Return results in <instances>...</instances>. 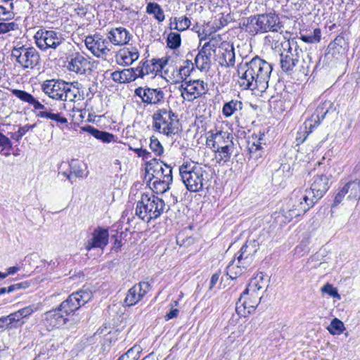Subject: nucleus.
<instances>
[{
    "instance_id": "obj_1",
    "label": "nucleus",
    "mask_w": 360,
    "mask_h": 360,
    "mask_svg": "<svg viewBox=\"0 0 360 360\" xmlns=\"http://www.w3.org/2000/svg\"><path fill=\"white\" fill-rule=\"evenodd\" d=\"M273 68L271 63L259 56L237 65L238 83L243 90L264 92L269 86Z\"/></svg>"
},
{
    "instance_id": "obj_2",
    "label": "nucleus",
    "mask_w": 360,
    "mask_h": 360,
    "mask_svg": "<svg viewBox=\"0 0 360 360\" xmlns=\"http://www.w3.org/2000/svg\"><path fill=\"white\" fill-rule=\"evenodd\" d=\"M179 172L181 181L191 193L202 191L210 186V175L200 165L184 163L179 167Z\"/></svg>"
},
{
    "instance_id": "obj_3",
    "label": "nucleus",
    "mask_w": 360,
    "mask_h": 360,
    "mask_svg": "<svg viewBox=\"0 0 360 360\" xmlns=\"http://www.w3.org/2000/svg\"><path fill=\"white\" fill-rule=\"evenodd\" d=\"M163 200L154 195L143 193L136 202L135 212L136 216L145 222L159 218L165 210Z\"/></svg>"
},
{
    "instance_id": "obj_4",
    "label": "nucleus",
    "mask_w": 360,
    "mask_h": 360,
    "mask_svg": "<svg viewBox=\"0 0 360 360\" xmlns=\"http://www.w3.org/2000/svg\"><path fill=\"white\" fill-rule=\"evenodd\" d=\"M314 204L315 202L304 190L295 189L283 209V217L286 221H290L306 213Z\"/></svg>"
},
{
    "instance_id": "obj_5",
    "label": "nucleus",
    "mask_w": 360,
    "mask_h": 360,
    "mask_svg": "<svg viewBox=\"0 0 360 360\" xmlns=\"http://www.w3.org/2000/svg\"><path fill=\"white\" fill-rule=\"evenodd\" d=\"M153 129L167 136L178 134L179 121L178 115L170 108H161L153 115Z\"/></svg>"
},
{
    "instance_id": "obj_6",
    "label": "nucleus",
    "mask_w": 360,
    "mask_h": 360,
    "mask_svg": "<svg viewBox=\"0 0 360 360\" xmlns=\"http://www.w3.org/2000/svg\"><path fill=\"white\" fill-rule=\"evenodd\" d=\"M11 57L23 70H34L40 65L39 51L32 46L18 44L11 51Z\"/></svg>"
},
{
    "instance_id": "obj_7",
    "label": "nucleus",
    "mask_w": 360,
    "mask_h": 360,
    "mask_svg": "<svg viewBox=\"0 0 360 360\" xmlns=\"http://www.w3.org/2000/svg\"><path fill=\"white\" fill-rule=\"evenodd\" d=\"M248 22L255 33L278 32L283 27L279 17L271 12L250 16Z\"/></svg>"
},
{
    "instance_id": "obj_8",
    "label": "nucleus",
    "mask_w": 360,
    "mask_h": 360,
    "mask_svg": "<svg viewBox=\"0 0 360 360\" xmlns=\"http://www.w3.org/2000/svg\"><path fill=\"white\" fill-rule=\"evenodd\" d=\"M281 46L283 51L280 54L281 68L283 72L290 75L300 62L302 50L294 39L285 41L281 43Z\"/></svg>"
},
{
    "instance_id": "obj_9",
    "label": "nucleus",
    "mask_w": 360,
    "mask_h": 360,
    "mask_svg": "<svg viewBox=\"0 0 360 360\" xmlns=\"http://www.w3.org/2000/svg\"><path fill=\"white\" fill-rule=\"evenodd\" d=\"M91 298L92 292L90 290H81L72 293L58 307L69 317L70 315H73L82 306L91 300Z\"/></svg>"
},
{
    "instance_id": "obj_10",
    "label": "nucleus",
    "mask_w": 360,
    "mask_h": 360,
    "mask_svg": "<svg viewBox=\"0 0 360 360\" xmlns=\"http://www.w3.org/2000/svg\"><path fill=\"white\" fill-rule=\"evenodd\" d=\"M179 89L184 100L191 102L207 92L208 84L201 79H190L184 81Z\"/></svg>"
},
{
    "instance_id": "obj_11",
    "label": "nucleus",
    "mask_w": 360,
    "mask_h": 360,
    "mask_svg": "<svg viewBox=\"0 0 360 360\" xmlns=\"http://www.w3.org/2000/svg\"><path fill=\"white\" fill-rule=\"evenodd\" d=\"M34 38L37 47L41 51L56 49L64 41L62 34L53 30H39Z\"/></svg>"
},
{
    "instance_id": "obj_12",
    "label": "nucleus",
    "mask_w": 360,
    "mask_h": 360,
    "mask_svg": "<svg viewBox=\"0 0 360 360\" xmlns=\"http://www.w3.org/2000/svg\"><path fill=\"white\" fill-rule=\"evenodd\" d=\"M86 47L98 58L107 57L111 53L112 46L99 34L87 36L84 40Z\"/></svg>"
},
{
    "instance_id": "obj_13",
    "label": "nucleus",
    "mask_w": 360,
    "mask_h": 360,
    "mask_svg": "<svg viewBox=\"0 0 360 360\" xmlns=\"http://www.w3.org/2000/svg\"><path fill=\"white\" fill-rule=\"evenodd\" d=\"M344 199L349 201H358L360 199V179L351 180L340 186L335 195L333 206L340 204Z\"/></svg>"
},
{
    "instance_id": "obj_14",
    "label": "nucleus",
    "mask_w": 360,
    "mask_h": 360,
    "mask_svg": "<svg viewBox=\"0 0 360 360\" xmlns=\"http://www.w3.org/2000/svg\"><path fill=\"white\" fill-rule=\"evenodd\" d=\"M329 177L326 175H316L313 178L309 189L304 190L314 202L321 199L324 193L329 189Z\"/></svg>"
},
{
    "instance_id": "obj_15",
    "label": "nucleus",
    "mask_w": 360,
    "mask_h": 360,
    "mask_svg": "<svg viewBox=\"0 0 360 360\" xmlns=\"http://www.w3.org/2000/svg\"><path fill=\"white\" fill-rule=\"evenodd\" d=\"M248 295L245 294L244 291L236 304V311L240 316H246L253 312L262 299V295L259 294L254 295L248 299Z\"/></svg>"
},
{
    "instance_id": "obj_16",
    "label": "nucleus",
    "mask_w": 360,
    "mask_h": 360,
    "mask_svg": "<svg viewBox=\"0 0 360 360\" xmlns=\"http://www.w3.org/2000/svg\"><path fill=\"white\" fill-rule=\"evenodd\" d=\"M258 249L259 243L257 240H248L236 255L235 258L238 260V264H241L244 266H250Z\"/></svg>"
},
{
    "instance_id": "obj_17",
    "label": "nucleus",
    "mask_w": 360,
    "mask_h": 360,
    "mask_svg": "<svg viewBox=\"0 0 360 360\" xmlns=\"http://www.w3.org/2000/svg\"><path fill=\"white\" fill-rule=\"evenodd\" d=\"M143 103L147 105H158L163 101L165 94L160 88L138 87L134 91Z\"/></svg>"
},
{
    "instance_id": "obj_18",
    "label": "nucleus",
    "mask_w": 360,
    "mask_h": 360,
    "mask_svg": "<svg viewBox=\"0 0 360 360\" xmlns=\"http://www.w3.org/2000/svg\"><path fill=\"white\" fill-rule=\"evenodd\" d=\"M333 104L330 101H326L321 103L316 109L315 112L311 117L304 122V128L307 134L311 133L313 129L317 127L325 118L326 114L332 108Z\"/></svg>"
},
{
    "instance_id": "obj_19",
    "label": "nucleus",
    "mask_w": 360,
    "mask_h": 360,
    "mask_svg": "<svg viewBox=\"0 0 360 360\" xmlns=\"http://www.w3.org/2000/svg\"><path fill=\"white\" fill-rule=\"evenodd\" d=\"M66 83L62 79H47L41 84V89L49 98L61 101Z\"/></svg>"
},
{
    "instance_id": "obj_20",
    "label": "nucleus",
    "mask_w": 360,
    "mask_h": 360,
    "mask_svg": "<svg viewBox=\"0 0 360 360\" xmlns=\"http://www.w3.org/2000/svg\"><path fill=\"white\" fill-rule=\"evenodd\" d=\"M150 285L148 282H140L131 288L124 299L127 306L131 307L138 303L150 290Z\"/></svg>"
},
{
    "instance_id": "obj_21",
    "label": "nucleus",
    "mask_w": 360,
    "mask_h": 360,
    "mask_svg": "<svg viewBox=\"0 0 360 360\" xmlns=\"http://www.w3.org/2000/svg\"><path fill=\"white\" fill-rule=\"evenodd\" d=\"M43 320L48 326L57 328L63 327L69 321L68 316L59 307L45 312Z\"/></svg>"
},
{
    "instance_id": "obj_22",
    "label": "nucleus",
    "mask_w": 360,
    "mask_h": 360,
    "mask_svg": "<svg viewBox=\"0 0 360 360\" xmlns=\"http://www.w3.org/2000/svg\"><path fill=\"white\" fill-rule=\"evenodd\" d=\"M232 143H233V135L226 131L216 130L215 132L210 131V134L207 138V144L213 150L224 146L230 145Z\"/></svg>"
},
{
    "instance_id": "obj_23",
    "label": "nucleus",
    "mask_w": 360,
    "mask_h": 360,
    "mask_svg": "<svg viewBox=\"0 0 360 360\" xmlns=\"http://www.w3.org/2000/svg\"><path fill=\"white\" fill-rule=\"evenodd\" d=\"M107 38L110 44L123 46L129 43L131 34L126 28L119 27L111 29L107 34Z\"/></svg>"
},
{
    "instance_id": "obj_24",
    "label": "nucleus",
    "mask_w": 360,
    "mask_h": 360,
    "mask_svg": "<svg viewBox=\"0 0 360 360\" xmlns=\"http://www.w3.org/2000/svg\"><path fill=\"white\" fill-rule=\"evenodd\" d=\"M108 231L101 227L96 228L93 233L92 238L88 240L86 249L90 250L92 248H103L108 243Z\"/></svg>"
},
{
    "instance_id": "obj_25",
    "label": "nucleus",
    "mask_w": 360,
    "mask_h": 360,
    "mask_svg": "<svg viewBox=\"0 0 360 360\" xmlns=\"http://www.w3.org/2000/svg\"><path fill=\"white\" fill-rule=\"evenodd\" d=\"M211 41L205 43L195 58V64L201 71L208 70L211 65Z\"/></svg>"
},
{
    "instance_id": "obj_26",
    "label": "nucleus",
    "mask_w": 360,
    "mask_h": 360,
    "mask_svg": "<svg viewBox=\"0 0 360 360\" xmlns=\"http://www.w3.org/2000/svg\"><path fill=\"white\" fill-rule=\"evenodd\" d=\"M264 134H261L259 137L257 135H252L248 141V150L249 160L258 161L262 158L264 150L262 146V141H263Z\"/></svg>"
},
{
    "instance_id": "obj_27",
    "label": "nucleus",
    "mask_w": 360,
    "mask_h": 360,
    "mask_svg": "<svg viewBox=\"0 0 360 360\" xmlns=\"http://www.w3.org/2000/svg\"><path fill=\"white\" fill-rule=\"evenodd\" d=\"M139 57V53L136 48H123L116 53L115 60L120 65L128 66L136 61Z\"/></svg>"
},
{
    "instance_id": "obj_28",
    "label": "nucleus",
    "mask_w": 360,
    "mask_h": 360,
    "mask_svg": "<svg viewBox=\"0 0 360 360\" xmlns=\"http://www.w3.org/2000/svg\"><path fill=\"white\" fill-rule=\"evenodd\" d=\"M89 61L82 54L76 53L73 54L68 62V68L71 72L79 74L85 73Z\"/></svg>"
},
{
    "instance_id": "obj_29",
    "label": "nucleus",
    "mask_w": 360,
    "mask_h": 360,
    "mask_svg": "<svg viewBox=\"0 0 360 360\" xmlns=\"http://www.w3.org/2000/svg\"><path fill=\"white\" fill-rule=\"evenodd\" d=\"M220 64L226 68L233 67L235 65V51L232 44H224L221 46Z\"/></svg>"
},
{
    "instance_id": "obj_30",
    "label": "nucleus",
    "mask_w": 360,
    "mask_h": 360,
    "mask_svg": "<svg viewBox=\"0 0 360 360\" xmlns=\"http://www.w3.org/2000/svg\"><path fill=\"white\" fill-rule=\"evenodd\" d=\"M111 78L115 82L127 83L134 81L136 74L134 68H127L122 71H114L111 74Z\"/></svg>"
},
{
    "instance_id": "obj_31",
    "label": "nucleus",
    "mask_w": 360,
    "mask_h": 360,
    "mask_svg": "<svg viewBox=\"0 0 360 360\" xmlns=\"http://www.w3.org/2000/svg\"><path fill=\"white\" fill-rule=\"evenodd\" d=\"M266 285L264 275L263 273L258 274L255 278H252L248 287L244 290L245 294H250V296L259 294L258 291L262 290Z\"/></svg>"
},
{
    "instance_id": "obj_32",
    "label": "nucleus",
    "mask_w": 360,
    "mask_h": 360,
    "mask_svg": "<svg viewBox=\"0 0 360 360\" xmlns=\"http://www.w3.org/2000/svg\"><path fill=\"white\" fill-rule=\"evenodd\" d=\"M82 130L88 132L96 139L101 140L104 143H110L114 140V135L112 134L100 131L90 125L82 127Z\"/></svg>"
},
{
    "instance_id": "obj_33",
    "label": "nucleus",
    "mask_w": 360,
    "mask_h": 360,
    "mask_svg": "<svg viewBox=\"0 0 360 360\" xmlns=\"http://www.w3.org/2000/svg\"><path fill=\"white\" fill-rule=\"evenodd\" d=\"M37 117L54 121L60 127L67 126L68 123L66 117L62 116L60 113H54L51 110H41L37 113Z\"/></svg>"
},
{
    "instance_id": "obj_34",
    "label": "nucleus",
    "mask_w": 360,
    "mask_h": 360,
    "mask_svg": "<svg viewBox=\"0 0 360 360\" xmlns=\"http://www.w3.org/2000/svg\"><path fill=\"white\" fill-rule=\"evenodd\" d=\"M248 267L241 264H238V260L234 258L229 262L226 268V274L231 279L234 280L240 276Z\"/></svg>"
},
{
    "instance_id": "obj_35",
    "label": "nucleus",
    "mask_w": 360,
    "mask_h": 360,
    "mask_svg": "<svg viewBox=\"0 0 360 360\" xmlns=\"http://www.w3.org/2000/svg\"><path fill=\"white\" fill-rule=\"evenodd\" d=\"M298 72L301 75L307 76L311 68V56L309 53L302 51L300 62L297 63Z\"/></svg>"
},
{
    "instance_id": "obj_36",
    "label": "nucleus",
    "mask_w": 360,
    "mask_h": 360,
    "mask_svg": "<svg viewBox=\"0 0 360 360\" xmlns=\"http://www.w3.org/2000/svg\"><path fill=\"white\" fill-rule=\"evenodd\" d=\"M146 12L149 15H153L154 18L158 22H162L165 19V15L162 8L156 2L148 3L146 8Z\"/></svg>"
},
{
    "instance_id": "obj_37",
    "label": "nucleus",
    "mask_w": 360,
    "mask_h": 360,
    "mask_svg": "<svg viewBox=\"0 0 360 360\" xmlns=\"http://www.w3.org/2000/svg\"><path fill=\"white\" fill-rule=\"evenodd\" d=\"M154 172L159 178L172 181V168L170 165L157 162L154 166Z\"/></svg>"
},
{
    "instance_id": "obj_38",
    "label": "nucleus",
    "mask_w": 360,
    "mask_h": 360,
    "mask_svg": "<svg viewBox=\"0 0 360 360\" xmlns=\"http://www.w3.org/2000/svg\"><path fill=\"white\" fill-rule=\"evenodd\" d=\"M78 85V82L74 83H66V86L63 95L62 101H75L77 96H79V87L77 86Z\"/></svg>"
},
{
    "instance_id": "obj_39",
    "label": "nucleus",
    "mask_w": 360,
    "mask_h": 360,
    "mask_svg": "<svg viewBox=\"0 0 360 360\" xmlns=\"http://www.w3.org/2000/svg\"><path fill=\"white\" fill-rule=\"evenodd\" d=\"M243 103L238 100H231L224 103L222 108V113L226 117H229L236 112L242 110Z\"/></svg>"
},
{
    "instance_id": "obj_40",
    "label": "nucleus",
    "mask_w": 360,
    "mask_h": 360,
    "mask_svg": "<svg viewBox=\"0 0 360 360\" xmlns=\"http://www.w3.org/2000/svg\"><path fill=\"white\" fill-rule=\"evenodd\" d=\"M233 149L234 145L233 143H232L230 145L224 146L219 148V149H215L214 151L218 154L217 158L219 159V162L222 161L224 162H226L230 160Z\"/></svg>"
},
{
    "instance_id": "obj_41",
    "label": "nucleus",
    "mask_w": 360,
    "mask_h": 360,
    "mask_svg": "<svg viewBox=\"0 0 360 360\" xmlns=\"http://www.w3.org/2000/svg\"><path fill=\"white\" fill-rule=\"evenodd\" d=\"M156 179H155L153 183V189L154 192L162 194L169 189V185L172 183V180L166 179H162L158 176H157Z\"/></svg>"
},
{
    "instance_id": "obj_42",
    "label": "nucleus",
    "mask_w": 360,
    "mask_h": 360,
    "mask_svg": "<svg viewBox=\"0 0 360 360\" xmlns=\"http://www.w3.org/2000/svg\"><path fill=\"white\" fill-rule=\"evenodd\" d=\"M194 70V64L190 60L184 61L183 65L178 70V77L179 79L186 81V78L190 76Z\"/></svg>"
},
{
    "instance_id": "obj_43",
    "label": "nucleus",
    "mask_w": 360,
    "mask_h": 360,
    "mask_svg": "<svg viewBox=\"0 0 360 360\" xmlns=\"http://www.w3.org/2000/svg\"><path fill=\"white\" fill-rule=\"evenodd\" d=\"M175 26L173 27V22H170L169 28L171 30H176L179 32L184 31L191 25V20L187 17L174 18Z\"/></svg>"
},
{
    "instance_id": "obj_44",
    "label": "nucleus",
    "mask_w": 360,
    "mask_h": 360,
    "mask_svg": "<svg viewBox=\"0 0 360 360\" xmlns=\"http://www.w3.org/2000/svg\"><path fill=\"white\" fill-rule=\"evenodd\" d=\"M300 39L307 43H317L321 39V30L319 28L314 29V31L308 34H301Z\"/></svg>"
},
{
    "instance_id": "obj_45",
    "label": "nucleus",
    "mask_w": 360,
    "mask_h": 360,
    "mask_svg": "<svg viewBox=\"0 0 360 360\" xmlns=\"http://www.w3.org/2000/svg\"><path fill=\"white\" fill-rule=\"evenodd\" d=\"M11 93L21 101L30 105H31L32 102L34 99V97L32 94L23 90L14 89L11 90Z\"/></svg>"
},
{
    "instance_id": "obj_46",
    "label": "nucleus",
    "mask_w": 360,
    "mask_h": 360,
    "mask_svg": "<svg viewBox=\"0 0 360 360\" xmlns=\"http://www.w3.org/2000/svg\"><path fill=\"white\" fill-rule=\"evenodd\" d=\"M167 45L172 49H176L181 45V35L176 32H171L167 39Z\"/></svg>"
},
{
    "instance_id": "obj_47",
    "label": "nucleus",
    "mask_w": 360,
    "mask_h": 360,
    "mask_svg": "<svg viewBox=\"0 0 360 360\" xmlns=\"http://www.w3.org/2000/svg\"><path fill=\"white\" fill-rule=\"evenodd\" d=\"M6 316L8 319V325L9 329L13 328H18L24 323V322L21 321L22 316L19 315L18 311L11 313Z\"/></svg>"
},
{
    "instance_id": "obj_48",
    "label": "nucleus",
    "mask_w": 360,
    "mask_h": 360,
    "mask_svg": "<svg viewBox=\"0 0 360 360\" xmlns=\"http://www.w3.org/2000/svg\"><path fill=\"white\" fill-rule=\"evenodd\" d=\"M70 172L73 174L75 178L84 177V169L82 165L75 160H72L69 164Z\"/></svg>"
},
{
    "instance_id": "obj_49",
    "label": "nucleus",
    "mask_w": 360,
    "mask_h": 360,
    "mask_svg": "<svg viewBox=\"0 0 360 360\" xmlns=\"http://www.w3.org/2000/svg\"><path fill=\"white\" fill-rule=\"evenodd\" d=\"M40 308V304H33L28 305L22 309L18 310V312L20 316H22V319L25 318H27L31 316L33 313L38 311Z\"/></svg>"
},
{
    "instance_id": "obj_50",
    "label": "nucleus",
    "mask_w": 360,
    "mask_h": 360,
    "mask_svg": "<svg viewBox=\"0 0 360 360\" xmlns=\"http://www.w3.org/2000/svg\"><path fill=\"white\" fill-rule=\"evenodd\" d=\"M344 329L343 323L338 319H334L329 326L328 327V331L333 335L340 334Z\"/></svg>"
},
{
    "instance_id": "obj_51",
    "label": "nucleus",
    "mask_w": 360,
    "mask_h": 360,
    "mask_svg": "<svg viewBox=\"0 0 360 360\" xmlns=\"http://www.w3.org/2000/svg\"><path fill=\"white\" fill-rule=\"evenodd\" d=\"M150 150L158 156L161 155L164 153V148L158 138L154 136L150 137Z\"/></svg>"
},
{
    "instance_id": "obj_52",
    "label": "nucleus",
    "mask_w": 360,
    "mask_h": 360,
    "mask_svg": "<svg viewBox=\"0 0 360 360\" xmlns=\"http://www.w3.org/2000/svg\"><path fill=\"white\" fill-rule=\"evenodd\" d=\"M321 292L329 295L330 296L340 300V295L338 292L336 288H334L333 285L326 283L321 288Z\"/></svg>"
},
{
    "instance_id": "obj_53",
    "label": "nucleus",
    "mask_w": 360,
    "mask_h": 360,
    "mask_svg": "<svg viewBox=\"0 0 360 360\" xmlns=\"http://www.w3.org/2000/svg\"><path fill=\"white\" fill-rule=\"evenodd\" d=\"M18 29V25L14 22H0V34H5Z\"/></svg>"
},
{
    "instance_id": "obj_54",
    "label": "nucleus",
    "mask_w": 360,
    "mask_h": 360,
    "mask_svg": "<svg viewBox=\"0 0 360 360\" xmlns=\"http://www.w3.org/2000/svg\"><path fill=\"white\" fill-rule=\"evenodd\" d=\"M29 283L27 282H22L15 283L10 285L8 288H6V292H12L18 289H25L29 287Z\"/></svg>"
},
{
    "instance_id": "obj_55",
    "label": "nucleus",
    "mask_w": 360,
    "mask_h": 360,
    "mask_svg": "<svg viewBox=\"0 0 360 360\" xmlns=\"http://www.w3.org/2000/svg\"><path fill=\"white\" fill-rule=\"evenodd\" d=\"M35 127L33 125H25L23 127H20L18 131L16 132L17 139H20L27 131L30 129H33Z\"/></svg>"
},
{
    "instance_id": "obj_56",
    "label": "nucleus",
    "mask_w": 360,
    "mask_h": 360,
    "mask_svg": "<svg viewBox=\"0 0 360 360\" xmlns=\"http://www.w3.org/2000/svg\"><path fill=\"white\" fill-rule=\"evenodd\" d=\"M0 146L5 148H10L12 147V143L11 140L0 132Z\"/></svg>"
},
{
    "instance_id": "obj_57",
    "label": "nucleus",
    "mask_w": 360,
    "mask_h": 360,
    "mask_svg": "<svg viewBox=\"0 0 360 360\" xmlns=\"http://www.w3.org/2000/svg\"><path fill=\"white\" fill-rule=\"evenodd\" d=\"M13 16V13L8 11L6 8L0 6V19L6 20L11 19Z\"/></svg>"
},
{
    "instance_id": "obj_58",
    "label": "nucleus",
    "mask_w": 360,
    "mask_h": 360,
    "mask_svg": "<svg viewBox=\"0 0 360 360\" xmlns=\"http://www.w3.org/2000/svg\"><path fill=\"white\" fill-rule=\"evenodd\" d=\"M31 105H32L35 110H48L45 105L41 104L35 98L32 102Z\"/></svg>"
},
{
    "instance_id": "obj_59",
    "label": "nucleus",
    "mask_w": 360,
    "mask_h": 360,
    "mask_svg": "<svg viewBox=\"0 0 360 360\" xmlns=\"http://www.w3.org/2000/svg\"><path fill=\"white\" fill-rule=\"evenodd\" d=\"M179 314V310L177 309H172L169 312H168L165 316V319L166 321H168L169 319H174Z\"/></svg>"
},
{
    "instance_id": "obj_60",
    "label": "nucleus",
    "mask_w": 360,
    "mask_h": 360,
    "mask_svg": "<svg viewBox=\"0 0 360 360\" xmlns=\"http://www.w3.org/2000/svg\"><path fill=\"white\" fill-rule=\"evenodd\" d=\"M219 273H215L214 274L210 279V288H212L215 284L218 282L219 278Z\"/></svg>"
},
{
    "instance_id": "obj_61",
    "label": "nucleus",
    "mask_w": 360,
    "mask_h": 360,
    "mask_svg": "<svg viewBox=\"0 0 360 360\" xmlns=\"http://www.w3.org/2000/svg\"><path fill=\"white\" fill-rule=\"evenodd\" d=\"M166 63H167V60L160 59L155 63H153V65L157 67V71H158V70L163 69V68L166 65Z\"/></svg>"
},
{
    "instance_id": "obj_62",
    "label": "nucleus",
    "mask_w": 360,
    "mask_h": 360,
    "mask_svg": "<svg viewBox=\"0 0 360 360\" xmlns=\"http://www.w3.org/2000/svg\"><path fill=\"white\" fill-rule=\"evenodd\" d=\"M19 270V267L18 266H11L8 269L7 273H3V275H6V278L8 275L14 274Z\"/></svg>"
},
{
    "instance_id": "obj_63",
    "label": "nucleus",
    "mask_w": 360,
    "mask_h": 360,
    "mask_svg": "<svg viewBox=\"0 0 360 360\" xmlns=\"http://www.w3.org/2000/svg\"><path fill=\"white\" fill-rule=\"evenodd\" d=\"M4 327L8 328L7 316H2L0 318V329Z\"/></svg>"
},
{
    "instance_id": "obj_64",
    "label": "nucleus",
    "mask_w": 360,
    "mask_h": 360,
    "mask_svg": "<svg viewBox=\"0 0 360 360\" xmlns=\"http://www.w3.org/2000/svg\"><path fill=\"white\" fill-rule=\"evenodd\" d=\"M141 157L144 160H148L151 158V153L146 149H143V150L141 152Z\"/></svg>"
}]
</instances>
